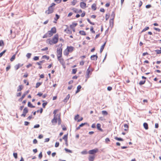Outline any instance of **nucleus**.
I'll return each mask as SVG.
<instances>
[{
  "label": "nucleus",
  "mask_w": 161,
  "mask_h": 161,
  "mask_svg": "<svg viewBox=\"0 0 161 161\" xmlns=\"http://www.w3.org/2000/svg\"><path fill=\"white\" fill-rule=\"evenodd\" d=\"M114 139L116 140L123 141V139L121 138H118L117 137H115Z\"/></svg>",
  "instance_id": "obj_29"
},
{
  "label": "nucleus",
  "mask_w": 161,
  "mask_h": 161,
  "mask_svg": "<svg viewBox=\"0 0 161 161\" xmlns=\"http://www.w3.org/2000/svg\"><path fill=\"white\" fill-rule=\"evenodd\" d=\"M55 16L56 17L54 18V19L56 21H57L59 19V16L57 14H56Z\"/></svg>",
  "instance_id": "obj_43"
},
{
  "label": "nucleus",
  "mask_w": 161,
  "mask_h": 161,
  "mask_svg": "<svg viewBox=\"0 0 161 161\" xmlns=\"http://www.w3.org/2000/svg\"><path fill=\"white\" fill-rule=\"evenodd\" d=\"M93 26H91L90 28V31L93 34L95 33V31L93 30Z\"/></svg>",
  "instance_id": "obj_35"
},
{
  "label": "nucleus",
  "mask_w": 161,
  "mask_h": 161,
  "mask_svg": "<svg viewBox=\"0 0 161 161\" xmlns=\"http://www.w3.org/2000/svg\"><path fill=\"white\" fill-rule=\"evenodd\" d=\"M74 50V47L71 46H68L66 48L64 51V54L66 56H68L69 53L72 52Z\"/></svg>",
  "instance_id": "obj_4"
},
{
  "label": "nucleus",
  "mask_w": 161,
  "mask_h": 161,
  "mask_svg": "<svg viewBox=\"0 0 161 161\" xmlns=\"http://www.w3.org/2000/svg\"><path fill=\"white\" fill-rule=\"evenodd\" d=\"M110 141L109 139L108 138H107L105 139V142L106 143H108Z\"/></svg>",
  "instance_id": "obj_64"
},
{
  "label": "nucleus",
  "mask_w": 161,
  "mask_h": 161,
  "mask_svg": "<svg viewBox=\"0 0 161 161\" xmlns=\"http://www.w3.org/2000/svg\"><path fill=\"white\" fill-rule=\"evenodd\" d=\"M86 124H87V123H81V124H80L79 125V126H80V127H82L83 126H84L85 125H86Z\"/></svg>",
  "instance_id": "obj_52"
},
{
  "label": "nucleus",
  "mask_w": 161,
  "mask_h": 161,
  "mask_svg": "<svg viewBox=\"0 0 161 161\" xmlns=\"http://www.w3.org/2000/svg\"><path fill=\"white\" fill-rule=\"evenodd\" d=\"M115 16V14L113 12H112V13L111 14V17H112V19H114V18Z\"/></svg>",
  "instance_id": "obj_48"
},
{
  "label": "nucleus",
  "mask_w": 161,
  "mask_h": 161,
  "mask_svg": "<svg viewBox=\"0 0 161 161\" xmlns=\"http://www.w3.org/2000/svg\"><path fill=\"white\" fill-rule=\"evenodd\" d=\"M25 97L23 95L21 97L19 98V101H21Z\"/></svg>",
  "instance_id": "obj_50"
},
{
  "label": "nucleus",
  "mask_w": 161,
  "mask_h": 161,
  "mask_svg": "<svg viewBox=\"0 0 161 161\" xmlns=\"http://www.w3.org/2000/svg\"><path fill=\"white\" fill-rule=\"evenodd\" d=\"M124 127L125 129L124 130L126 132H128L129 130V125L126 124H125L124 125Z\"/></svg>",
  "instance_id": "obj_16"
},
{
  "label": "nucleus",
  "mask_w": 161,
  "mask_h": 161,
  "mask_svg": "<svg viewBox=\"0 0 161 161\" xmlns=\"http://www.w3.org/2000/svg\"><path fill=\"white\" fill-rule=\"evenodd\" d=\"M62 43L59 44L57 46V49L56 55L57 58L62 57Z\"/></svg>",
  "instance_id": "obj_3"
},
{
  "label": "nucleus",
  "mask_w": 161,
  "mask_h": 161,
  "mask_svg": "<svg viewBox=\"0 0 161 161\" xmlns=\"http://www.w3.org/2000/svg\"><path fill=\"white\" fill-rule=\"evenodd\" d=\"M106 42H105L104 44L101 47L100 49V53H102L103 52L106 45Z\"/></svg>",
  "instance_id": "obj_18"
},
{
  "label": "nucleus",
  "mask_w": 161,
  "mask_h": 161,
  "mask_svg": "<svg viewBox=\"0 0 161 161\" xmlns=\"http://www.w3.org/2000/svg\"><path fill=\"white\" fill-rule=\"evenodd\" d=\"M79 33L80 34L82 35H86V32L84 31H80Z\"/></svg>",
  "instance_id": "obj_24"
},
{
  "label": "nucleus",
  "mask_w": 161,
  "mask_h": 161,
  "mask_svg": "<svg viewBox=\"0 0 161 161\" xmlns=\"http://www.w3.org/2000/svg\"><path fill=\"white\" fill-rule=\"evenodd\" d=\"M28 112V110L27 108H25L24 109H23V112L27 114Z\"/></svg>",
  "instance_id": "obj_32"
},
{
  "label": "nucleus",
  "mask_w": 161,
  "mask_h": 161,
  "mask_svg": "<svg viewBox=\"0 0 161 161\" xmlns=\"http://www.w3.org/2000/svg\"><path fill=\"white\" fill-rule=\"evenodd\" d=\"M23 88V86L22 85H19L18 88V89H17V91H21Z\"/></svg>",
  "instance_id": "obj_23"
},
{
  "label": "nucleus",
  "mask_w": 161,
  "mask_h": 161,
  "mask_svg": "<svg viewBox=\"0 0 161 161\" xmlns=\"http://www.w3.org/2000/svg\"><path fill=\"white\" fill-rule=\"evenodd\" d=\"M28 106L29 107L31 108H34L35 107V106H33L30 102H28Z\"/></svg>",
  "instance_id": "obj_26"
},
{
  "label": "nucleus",
  "mask_w": 161,
  "mask_h": 161,
  "mask_svg": "<svg viewBox=\"0 0 161 161\" xmlns=\"http://www.w3.org/2000/svg\"><path fill=\"white\" fill-rule=\"evenodd\" d=\"M84 63H85L84 61H80V65L81 66H82V65H84Z\"/></svg>",
  "instance_id": "obj_51"
},
{
  "label": "nucleus",
  "mask_w": 161,
  "mask_h": 161,
  "mask_svg": "<svg viewBox=\"0 0 161 161\" xmlns=\"http://www.w3.org/2000/svg\"><path fill=\"white\" fill-rule=\"evenodd\" d=\"M114 19H110L109 20V23L110 25L113 26L114 25Z\"/></svg>",
  "instance_id": "obj_27"
},
{
  "label": "nucleus",
  "mask_w": 161,
  "mask_h": 161,
  "mask_svg": "<svg viewBox=\"0 0 161 161\" xmlns=\"http://www.w3.org/2000/svg\"><path fill=\"white\" fill-rule=\"evenodd\" d=\"M63 139L65 140V142H66L68 140V135H64L63 137Z\"/></svg>",
  "instance_id": "obj_28"
},
{
  "label": "nucleus",
  "mask_w": 161,
  "mask_h": 161,
  "mask_svg": "<svg viewBox=\"0 0 161 161\" xmlns=\"http://www.w3.org/2000/svg\"><path fill=\"white\" fill-rule=\"evenodd\" d=\"M80 7L83 9H84L86 7V4L83 2H82L80 3Z\"/></svg>",
  "instance_id": "obj_10"
},
{
  "label": "nucleus",
  "mask_w": 161,
  "mask_h": 161,
  "mask_svg": "<svg viewBox=\"0 0 161 161\" xmlns=\"http://www.w3.org/2000/svg\"><path fill=\"white\" fill-rule=\"evenodd\" d=\"M13 156L16 159L17 158V153H13Z\"/></svg>",
  "instance_id": "obj_45"
},
{
  "label": "nucleus",
  "mask_w": 161,
  "mask_h": 161,
  "mask_svg": "<svg viewBox=\"0 0 161 161\" xmlns=\"http://www.w3.org/2000/svg\"><path fill=\"white\" fill-rule=\"evenodd\" d=\"M23 64H17L16 65L14 66V68L15 70H17L20 67L22 66Z\"/></svg>",
  "instance_id": "obj_14"
},
{
  "label": "nucleus",
  "mask_w": 161,
  "mask_h": 161,
  "mask_svg": "<svg viewBox=\"0 0 161 161\" xmlns=\"http://www.w3.org/2000/svg\"><path fill=\"white\" fill-rule=\"evenodd\" d=\"M4 45L3 42L2 40L0 41V46H3Z\"/></svg>",
  "instance_id": "obj_60"
},
{
  "label": "nucleus",
  "mask_w": 161,
  "mask_h": 161,
  "mask_svg": "<svg viewBox=\"0 0 161 161\" xmlns=\"http://www.w3.org/2000/svg\"><path fill=\"white\" fill-rule=\"evenodd\" d=\"M94 69L92 68H90V66L89 67L86 71V78L87 79L90 77V75L92 74V72L93 71Z\"/></svg>",
  "instance_id": "obj_7"
},
{
  "label": "nucleus",
  "mask_w": 161,
  "mask_h": 161,
  "mask_svg": "<svg viewBox=\"0 0 161 161\" xmlns=\"http://www.w3.org/2000/svg\"><path fill=\"white\" fill-rule=\"evenodd\" d=\"M81 153L82 154H86L87 153V151L86 150H84L81 152Z\"/></svg>",
  "instance_id": "obj_49"
},
{
  "label": "nucleus",
  "mask_w": 161,
  "mask_h": 161,
  "mask_svg": "<svg viewBox=\"0 0 161 161\" xmlns=\"http://www.w3.org/2000/svg\"><path fill=\"white\" fill-rule=\"evenodd\" d=\"M77 25V23H73L72 25H70V27L71 28H75Z\"/></svg>",
  "instance_id": "obj_25"
},
{
  "label": "nucleus",
  "mask_w": 161,
  "mask_h": 161,
  "mask_svg": "<svg viewBox=\"0 0 161 161\" xmlns=\"http://www.w3.org/2000/svg\"><path fill=\"white\" fill-rule=\"evenodd\" d=\"M57 32V29L55 27H53L51 29L48 31L42 37L43 38H47V37L52 36L53 34H55Z\"/></svg>",
  "instance_id": "obj_2"
},
{
  "label": "nucleus",
  "mask_w": 161,
  "mask_h": 161,
  "mask_svg": "<svg viewBox=\"0 0 161 161\" xmlns=\"http://www.w3.org/2000/svg\"><path fill=\"white\" fill-rule=\"evenodd\" d=\"M31 53H29L26 54V56L27 58H28L29 59L31 58Z\"/></svg>",
  "instance_id": "obj_39"
},
{
  "label": "nucleus",
  "mask_w": 161,
  "mask_h": 161,
  "mask_svg": "<svg viewBox=\"0 0 161 161\" xmlns=\"http://www.w3.org/2000/svg\"><path fill=\"white\" fill-rule=\"evenodd\" d=\"M58 121V124L59 125L61 123L60 116H54L51 122L53 125H55Z\"/></svg>",
  "instance_id": "obj_5"
},
{
  "label": "nucleus",
  "mask_w": 161,
  "mask_h": 161,
  "mask_svg": "<svg viewBox=\"0 0 161 161\" xmlns=\"http://www.w3.org/2000/svg\"><path fill=\"white\" fill-rule=\"evenodd\" d=\"M15 58V54L13 55L11 58L10 59V60L11 62L13 61Z\"/></svg>",
  "instance_id": "obj_30"
},
{
  "label": "nucleus",
  "mask_w": 161,
  "mask_h": 161,
  "mask_svg": "<svg viewBox=\"0 0 161 161\" xmlns=\"http://www.w3.org/2000/svg\"><path fill=\"white\" fill-rule=\"evenodd\" d=\"M65 32L68 34H72V31L68 28H66L64 30Z\"/></svg>",
  "instance_id": "obj_15"
},
{
  "label": "nucleus",
  "mask_w": 161,
  "mask_h": 161,
  "mask_svg": "<svg viewBox=\"0 0 161 161\" xmlns=\"http://www.w3.org/2000/svg\"><path fill=\"white\" fill-rule=\"evenodd\" d=\"M72 10L73 11V12L75 13H78V9L76 8H73L72 9Z\"/></svg>",
  "instance_id": "obj_42"
},
{
  "label": "nucleus",
  "mask_w": 161,
  "mask_h": 161,
  "mask_svg": "<svg viewBox=\"0 0 161 161\" xmlns=\"http://www.w3.org/2000/svg\"><path fill=\"white\" fill-rule=\"evenodd\" d=\"M58 111V109H55V110L53 112V114H54V116H60V115H58V114H57V112Z\"/></svg>",
  "instance_id": "obj_21"
},
{
  "label": "nucleus",
  "mask_w": 161,
  "mask_h": 161,
  "mask_svg": "<svg viewBox=\"0 0 161 161\" xmlns=\"http://www.w3.org/2000/svg\"><path fill=\"white\" fill-rule=\"evenodd\" d=\"M98 57L97 55H93L91 57V58L92 60H96L97 59Z\"/></svg>",
  "instance_id": "obj_12"
},
{
  "label": "nucleus",
  "mask_w": 161,
  "mask_h": 161,
  "mask_svg": "<svg viewBox=\"0 0 161 161\" xmlns=\"http://www.w3.org/2000/svg\"><path fill=\"white\" fill-rule=\"evenodd\" d=\"M97 129L99 130V131L103 132V130L101 128V125L100 124L98 123L97 124Z\"/></svg>",
  "instance_id": "obj_13"
},
{
  "label": "nucleus",
  "mask_w": 161,
  "mask_h": 161,
  "mask_svg": "<svg viewBox=\"0 0 161 161\" xmlns=\"http://www.w3.org/2000/svg\"><path fill=\"white\" fill-rule=\"evenodd\" d=\"M65 150L67 152H69V153H71L72 152L71 151V150H69L67 148H65Z\"/></svg>",
  "instance_id": "obj_62"
},
{
  "label": "nucleus",
  "mask_w": 161,
  "mask_h": 161,
  "mask_svg": "<svg viewBox=\"0 0 161 161\" xmlns=\"http://www.w3.org/2000/svg\"><path fill=\"white\" fill-rule=\"evenodd\" d=\"M62 129L63 130H67L66 127L64 125H63V126L62 125Z\"/></svg>",
  "instance_id": "obj_57"
},
{
  "label": "nucleus",
  "mask_w": 161,
  "mask_h": 161,
  "mask_svg": "<svg viewBox=\"0 0 161 161\" xmlns=\"http://www.w3.org/2000/svg\"><path fill=\"white\" fill-rule=\"evenodd\" d=\"M42 111H43V109L42 108H41L40 110H38L37 111H36V112L37 113H39V112H40V113L41 114L42 113Z\"/></svg>",
  "instance_id": "obj_47"
},
{
  "label": "nucleus",
  "mask_w": 161,
  "mask_h": 161,
  "mask_svg": "<svg viewBox=\"0 0 161 161\" xmlns=\"http://www.w3.org/2000/svg\"><path fill=\"white\" fill-rule=\"evenodd\" d=\"M91 8L92 10L95 11V10L97 9V5L96 4V3H94L93 4L91 7Z\"/></svg>",
  "instance_id": "obj_17"
},
{
  "label": "nucleus",
  "mask_w": 161,
  "mask_h": 161,
  "mask_svg": "<svg viewBox=\"0 0 161 161\" xmlns=\"http://www.w3.org/2000/svg\"><path fill=\"white\" fill-rule=\"evenodd\" d=\"M87 21L91 25H95V23L93 22H92L91 20H90L89 19H87Z\"/></svg>",
  "instance_id": "obj_38"
},
{
  "label": "nucleus",
  "mask_w": 161,
  "mask_h": 161,
  "mask_svg": "<svg viewBox=\"0 0 161 161\" xmlns=\"http://www.w3.org/2000/svg\"><path fill=\"white\" fill-rule=\"evenodd\" d=\"M42 58L43 59H46L47 60H48L49 58V57L46 55H43L42 56Z\"/></svg>",
  "instance_id": "obj_31"
},
{
  "label": "nucleus",
  "mask_w": 161,
  "mask_h": 161,
  "mask_svg": "<svg viewBox=\"0 0 161 161\" xmlns=\"http://www.w3.org/2000/svg\"><path fill=\"white\" fill-rule=\"evenodd\" d=\"M33 59L35 61L38 60L39 59V57L38 56H35L34 57Z\"/></svg>",
  "instance_id": "obj_44"
},
{
  "label": "nucleus",
  "mask_w": 161,
  "mask_h": 161,
  "mask_svg": "<svg viewBox=\"0 0 161 161\" xmlns=\"http://www.w3.org/2000/svg\"><path fill=\"white\" fill-rule=\"evenodd\" d=\"M142 79H144V80H145L146 79V77L144 76H142ZM145 82H146V80H144L140 81V82H139V84L140 85H143L144 84H145Z\"/></svg>",
  "instance_id": "obj_11"
},
{
  "label": "nucleus",
  "mask_w": 161,
  "mask_h": 161,
  "mask_svg": "<svg viewBox=\"0 0 161 161\" xmlns=\"http://www.w3.org/2000/svg\"><path fill=\"white\" fill-rule=\"evenodd\" d=\"M160 50H155V51L157 54H160L161 53V47L160 48Z\"/></svg>",
  "instance_id": "obj_36"
},
{
  "label": "nucleus",
  "mask_w": 161,
  "mask_h": 161,
  "mask_svg": "<svg viewBox=\"0 0 161 161\" xmlns=\"http://www.w3.org/2000/svg\"><path fill=\"white\" fill-rule=\"evenodd\" d=\"M42 82H37L36 84V88H38L41 84Z\"/></svg>",
  "instance_id": "obj_34"
},
{
  "label": "nucleus",
  "mask_w": 161,
  "mask_h": 161,
  "mask_svg": "<svg viewBox=\"0 0 161 161\" xmlns=\"http://www.w3.org/2000/svg\"><path fill=\"white\" fill-rule=\"evenodd\" d=\"M77 71V69H74L72 70V73L73 74H75L76 73Z\"/></svg>",
  "instance_id": "obj_41"
},
{
  "label": "nucleus",
  "mask_w": 161,
  "mask_h": 161,
  "mask_svg": "<svg viewBox=\"0 0 161 161\" xmlns=\"http://www.w3.org/2000/svg\"><path fill=\"white\" fill-rule=\"evenodd\" d=\"M98 152V149L97 148H95L94 149L90 150L88 152V153L90 154H93Z\"/></svg>",
  "instance_id": "obj_9"
},
{
  "label": "nucleus",
  "mask_w": 161,
  "mask_h": 161,
  "mask_svg": "<svg viewBox=\"0 0 161 161\" xmlns=\"http://www.w3.org/2000/svg\"><path fill=\"white\" fill-rule=\"evenodd\" d=\"M102 114L103 115H107L108 114L107 112L105 110H103L102 111Z\"/></svg>",
  "instance_id": "obj_33"
},
{
  "label": "nucleus",
  "mask_w": 161,
  "mask_h": 161,
  "mask_svg": "<svg viewBox=\"0 0 161 161\" xmlns=\"http://www.w3.org/2000/svg\"><path fill=\"white\" fill-rule=\"evenodd\" d=\"M59 145V143L58 142H56L55 145V147H58Z\"/></svg>",
  "instance_id": "obj_61"
},
{
  "label": "nucleus",
  "mask_w": 161,
  "mask_h": 161,
  "mask_svg": "<svg viewBox=\"0 0 161 161\" xmlns=\"http://www.w3.org/2000/svg\"><path fill=\"white\" fill-rule=\"evenodd\" d=\"M109 14L108 15L107 14H106V15H105V18H106V20H108V19H109Z\"/></svg>",
  "instance_id": "obj_55"
},
{
  "label": "nucleus",
  "mask_w": 161,
  "mask_h": 161,
  "mask_svg": "<svg viewBox=\"0 0 161 161\" xmlns=\"http://www.w3.org/2000/svg\"><path fill=\"white\" fill-rule=\"evenodd\" d=\"M85 15V12L84 11L81 14L80 16L81 17H84Z\"/></svg>",
  "instance_id": "obj_63"
},
{
  "label": "nucleus",
  "mask_w": 161,
  "mask_h": 161,
  "mask_svg": "<svg viewBox=\"0 0 161 161\" xmlns=\"http://www.w3.org/2000/svg\"><path fill=\"white\" fill-rule=\"evenodd\" d=\"M79 118V115L78 114H77L76 115L75 117V120H77V119H78V118Z\"/></svg>",
  "instance_id": "obj_58"
},
{
  "label": "nucleus",
  "mask_w": 161,
  "mask_h": 161,
  "mask_svg": "<svg viewBox=\"0 0 161 161\" xmlns=\"http://www.w3.org/2000/svg\"><path fill=\"white\" fill-rule=\"evenodd\" d=\"M11 68V66L10 65H8L6 68V71H8Z\"/></svg>",
  "instance_id": "obj_53"
},
{
  "label": "nucleus",
  "mask_w": 161,
  "mask_h": 161,
  "mask_svg": "<svg viewBox=\"0 0 161 161\" xmlns=\"http://www.w3.org/2000/svg\"><path fill=\"white\" fill-rule=\"evenodd\" d=\"M58 60L59 61L60 63L64 66L65 65V62L64 61V59L62 57H61L57 58Z\"/></svg>",
  "instance_id": "obj_8"
},
{
  "label": "nucleus",
  "mask_w": 161,
  "mask_h": 161,
  "mask_svg": "<svg viewBox=\"0 0 161 161\" xmlns=\"http://www.w3.org/2000/svg\"><path fill=\"white\" fill-rule=\"evenodd\" d=\"M94 158L95 156H90L88 159L90 161H93Z\"/></svg>",
  "instance_id": "obj_19"
},
{
  "label": "nucleus",
  "mask_w": 161,
  "mask_h": 161,
  "mask_svg": "<svg viewBox=\"0 0 161 161\" xmlns=\"http://www.w3.org/2000/svg\"><path fill=\"white\" fill-rule=\"evenodd\" d=\"M81 86L80 85H79L77 87V90L75 92V93H77L79 92L80 91V90L81 89Z\"/></svg>",
  "instance_id": "obj_22"
},
{
  "label": "nucleus",
  "mask_w": 161,
  "mask_h": 161,
  "mask_svg": "<svg viewBox=\"0 0 161 161\" xmlns=\"http://www.w3.org/2000/svg\"><path fill=\"white\" fill-rule=\"evenodd\" d=\"M55 5V4L54 3H52L48 7V9L45 11V13L47 14H49L53 13V12Z\"/></svg>",
  "instance_id": "obj_6"
},
{
  "label": "nucleus",
  "mask_w": 161,
  "mask_h": 161,
  "mask_svg": "<svg viewBox=\"0 0 161 161\" xmlns=\"http://www.w3.org/2000/svg\"><path fill=\"white\" fill-rule=\"evenodd\" d=\"M59 35L58 34H55L52 39L48 38L46 40V42L50 45L56 44L58 42Z\"/></svg>",
  "instance_id": "obj_1"
},
{
  "label": "nucleus",
  "mask_w": 161,
  "mask_h": 161,
  "mask_svg": "<svg viewBox=\"0 0 161 161\" xmlns=\"http://www.w3.org/2000/svg\"><path fill=\"white\" fill-rule=\"evenodd\" d=\"M144 127L146 130H147L148 129V125L147 123H144L143 124Z\"/></svg>",
  "instance_id": "obj_20"
},
{
  "label": "nucleus",
  "mask_w": 161,
  "mask_h": 161,
  "mask_svg": "<svg viewBox=\"0 0 161 161\" xmlns=\"http://www.w3.org/2000/svg\"><path fill=\"white\" fill-rule=\"evenodd\" d=\"M149 29V27H148V26L146 27L145 28H144L143 29V30L142 31V32H144V31H146L148 30Z\"/></svg>",
  "instance_id": "obj_37"
},
{
  "label": "nucleus",
  "mask_w": 161,
  "mask_h": 161,
  "mask_svg": "<svg viewBox=\"0 0 161 161\" xmlns=\"http://www.w3.org/2000/svg\"><path fill=\"white\" fill-rule=\"evenodd\" d=\"M29 92V91H27L25 92L23 94V95L25 97L26 95H27Z\"/></svg>",
  "instance_id": "obj_59"
},
{
  "label": "nucleus",
  "mask_w": 161,
  "mask_h": 161,
  "mask_svg": "<svg viewBox=\"0 0 161 161\" xmlns=\"http://www.w3.org/2000/svg\"><path fill=\"white\" fill-rule=\"evenodd\" d=\"M48 49V47H46L45 48H42L41 49V50L42 51H47Z\"/></svg>",
  "instance_id": "obj_56"
},
{
  "label": "nucleus",
  "mask_w": 161,
  "mask_h": 161,
  "mask_svg": "<svg viewBox=\"0 0 161 161\" xmlns=\"http://www.w3.org/2000/svg\"><path fill=\"white\" fill-rule=\"evenodd\" d=\"M24 83L25 84H26V85L27 86H28L29 85V82L26 80H24Z\"/></svg>",
  "instance_id": "obj_46"
},
{
  "label": "nucleus",
  "mask_w": 161,
  "mask_h": 161,
  "mask_svg": "<svg viewBox=\"0 0 161 161\" xmlns=\"http://www.w3.org/2000/svg\"><path fill=\"white\" fill-rule=\"evenodd\" d=\"M6 50H4L3 51L0 53V58L2 57L3 55L6 52Z\"/></svg>",
  "instance_id": "obj_40"
},
{
  "label": "nucleus",
  "mask_w": 161,
  "mask_h": 161,
  "mask_svg": "<svg viewBox=\"0 0 161 161\" xmlns=\"http://www.w3.org/2000/svg\"><path fill=\"white\" fill-rule=\"evenodd\" d=\"M47 102L44 103L42 104V107L43 108H45L46 105L47 104Z\"/></svg>",
  "instance_id": "obj_54"
}]
</instances>
